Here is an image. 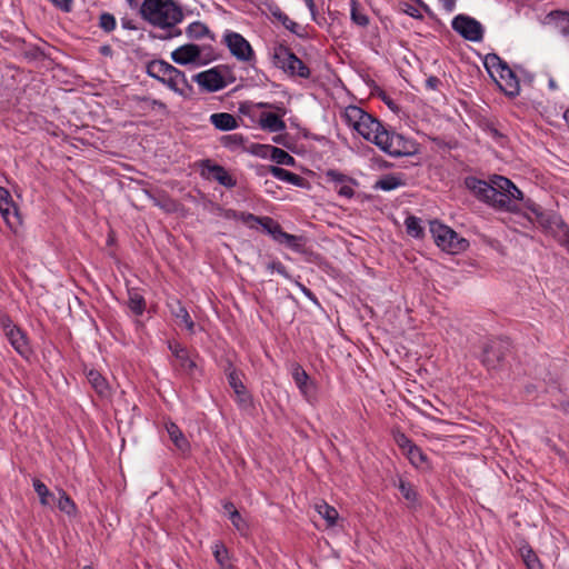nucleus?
<instances>
[{"mask_svg":"<svg viewBox=\"0 0 569 569\" xmlns=\"http://www.w3.org/2000/svg\"><path fill=\"white\" fill-rule=\"evenodd\" d=\"M403 455L408 458L410 463L416 468L429 467V459H428L427 455L416 443L410 446V448L407 451H405Z\"/></svg>","mask_w":569,"mask_h":569,"instance_id":"nucleus-31","label":"nucleus"},{"mask_svg":"<svg viewBox=\"0 0 569 569\" xmlns=\"http://www.w3.org/2000/svg\"><path fill=\"white\" fill-rule=\"evenodd\" d=\"M168 348L171 351L174 359L180 357V355H184V352L188 351V349L178 341H169Z\"/></svg>","mask_w":569,"mask_h":569,"instance_id":"nucleus-58","label":"nucleus"},{"mask_svg":"<svg viewBox=\"0 0 569 569\" xmlns=\"http://www.w3.org/2000/svg\"><path fill=\"white\" fill-rule=\"evenodd\" d=\"M298 286L300 288V290L302 291V293L308 298L310 299L311 301H313L315 303H318V300H317V297L316 295L309 289L307 288L306 286H303L302 283H299L298 282Z\"/></svg>","mask_w":569,"mask_h":569,"instance_id":"nucleus-64","label":"nucleus"},{"mask_svg":"<svg viewBox=\"0 0 569 569\" xmlns=\"http://www.w3.org/2000/svg\"><path fill=\"white\" fill-rule=\"evenodd\" d=\"M406 182L401 178V176L396 174H386L382 178H380L373 186V189L376 190H383V191H391L399 187L405 186Z\"/></svg>","mask_w":569,"mask_h":569,"instance_id":"nucleus-33","label":"nucleus"},{"mask_svg":"<svg viewBox=\"0 0 569 569\" xmlns=\"http://www.w3.org/2000/svg\"><path fill=\"white\" fill-rule=\"evenodd\" d=\"M166 430L169 435L170 440L182 455H186L190 451V442L177 423L172 421L167 422Z\"/></svg>","mask_w":569,"mask_h":569,"instance_id":"nucleus-24","label":"nucleus"},{"mask_svg":"<svg viewBox=\"0 0 569 569\" xmlns=\"http://www.w3.org/2000/svg\"><path fill=\"white\" fill-rule=\"evenodd\" d=\"M272 62L289 77L308 79L311 76L310 68L283 43L273 47Z\"/></svg>","mask_w":569,"mask_h":569,"instance_id":"nucleus-7","label":"nucleus"},{"mask_svg":"<svg viewBox=\"0 0 569 569\" xmlns=\"http://www.w3.org/2000/svg\"><path fill=\"white\" fill-rule=\"evenodd\" d=\"M222 369L227 378L241 371L233 365V362L229 358H227L223 361Z\"/></svg>","mask_w":569,"mask_h":569,"instance_id":"nucleus-59","label":"nucleus"},{"mask_svg":"<svg viewBox=\"0 0 569 569\" xmlns=\"http://www.w3.org/2000/svg\"><path fill=\"white\" fill-rule=\"evenodd\" d=\"M59 500H58V508L60 511L67 513L68 516L74 515L77 511L76 503L70 498V496L64 491H59Z\"/></svg>","mask_w":569,"mask_h":569,"instance_id":"nucleus-44","label":"nucleus"},{"mask_svg":"<svg viewBox=\"0 0 569 569\" xmlns=\"http://www.w3.org/2000/svg\"><path fill=\"white\" fill-rule=\"evenodd\" d=\"M0 212L8 223L10 214L13 213L17 216L18 213V208L14 204L10 192L3 187H0Z\"/></svg>","mask_w":569,"mask_h":569,"instance_id":"nucleus-30","label":"nucleus"},{"mask_svg":"<svg viewBox=\"0 0 569 569\" xmlns=\"http://www.w3.org/2000/svg\"><path fill=\"white\" fill-rule=\"evenodd\" d=\"M319 515L328 522L329 526L336 525L339 513L337 509L329 506L327 502H322L317 506Z\"/></svg>","mask_w":569,"mask_h":569,"instance_id":"nucleus-42","label":"nucleus"},{"mask_svg":"<svg viewBox=\"0 0 569 569\" xmlns=\"http://www.w3.org/2000/svg\"><path fill=\"white\" fill-rule=\"evenodd\" d=\"M353 184L342 183L335 188L336 192L343 198L351 199L355 196Z\"/></svg>","mask_w":569,"mask_h":569,"instance_id":"nucleus-56","label":"nucleus"},{"mask_svg":"<svg viewBox=\"0 0 569 569\" xmlns=\"http://www.w3.org/2000/svg\"><path fill=\"white\" fill-rule=\"evenodd\" d=\"M24 57L30 60H40L47 58V54L39 46L32 44L24 51Z\"/></svg>","mask_w":569,"mask_h":569,"instance_id":"nucleus-53","label":"nucleus"},{"mask_svg":"<svg viewBox=\"0 0 569 569\" xmlns=\"http://www.w3.org/2000/svg\"><path fill=\"white\" fill-rule=\"evenodd\" d=\"M375 138L377 139L376 146L391 157L413 156L418 151V147L415 141L393 131L387 130Z\"/></svg>","mask_w":569,"mask_h":569,"instance_id":"nucleus-9","label":"nucleus"},{"mask_svg":"<svg viewBox=\"0 0 569 569\" xmlns=\"http://www.w3.org/2000/svg\"><path fill=\"white\" fill-rule=\"evenodd\" d=\"M247 138L241 133L226 134L220 138V143L230 151L246 147Z\"/></svg>","mask_w":569,"mask_h":569,"instance_id":"nucleus-37","label":"nucleus"},{"mask_svg":"<svg viewBox=\"0 0 569 569\" xmlns=\"http://www.w3.org/2000/svg\"><path fill=\"white\" fill-rule=\"evenodd\" d=\"M511 352L512 343L509 338H492L483 343L480 362L489 372H497L506 367L507 358Z\"/></svg>","mask_w":569,"mask_h":569,"instance_id":"nucleus-5","label":"nucleus"},{"mask_svg":"<svg viewBox=\"0 0 569 569\" xmlns=\"http://www.w3.org/2000/svg\"><path fill=\"white\" fill-rule=\"evenodd\" d=\"M240 221H242L243 223L248 224L250 228H253V224H251L252 222L254 223H258L259 226H261L262 230L267 233V228H271L272 224H270L269 222H274L276 220L271 217H258L253 213H250V212H243L241 211L240 214H239V219Z\"/></svg>","mask_w":569,"mask_h":569,"instance_id":"nucleus-34","label":"nucleus"},{"mask_svg":"<svg viewBox=\"0 0 569 569\" xmlns=\"http://www.w3.org/2000/svg\"><path fill=\"white\" fill-rule=\"evenodd\" d=\"M192 79L207 92H217L226 88L229 82L234 81V77H231L230 80L227 81L220 71V67H213L199 72L194 74Z\"/></svg>","mask_w":569,"mask_h":569,"instance_id":"nucleus-13","label":"nucleus"},{"mask_svg":"<svg viewBox=\"0 0 569 569\" xmlns=\"http://www.w3.org/2000/svg\"><path fill=\"white\" fill-rule=\"evenodd\" d=\"M229 520L231 521L234 529L241 535L247 536L249 531V525L248 522L242 518L239 511L231 512V516L229 517Z\"/></svg>","mask_w":569,"mask_h":569,"instance_id":"nucleus-49","label":"nucleus"},{"mask_svg":"<svg viewBox=\"0 0 569 569\" xmlns=\"http://www.w3.org/2000/svg\"><path fill=\"white\" fill-rule=\"evenodd\" d=\"M130 101L133 103L134 108L144 116L154 111L161 116L169 114L168 106L161 100L147 96L132 94Z\"/></svg>","mask_w":569,"mask_h":569,"instance_id":"nucleus-18","label":"nucleus"},{"mask_svg":"<svg viewBox=\"0 0 569 569\" xmlns=\"http://www.w3.org/2000/svg\"><path fill=\"white\" fill-rule=\"evenodd\" d=\"M350 19L361 28H367L370 23V18L362 11L358 0H350Z\"/></svg>","mask_w":569,"mask_h":569,"instance_id":"nucleus-35","label":"nucleus"},{"mask_svg":"<svg viewBox=\"0 0 569 569\" xmlns=\"http://www.w3.org/2000/svg\"><path fill=\"white\" fill-rule=\"evenodd\" d=\"M210 122L220 131H230L238 128L236 117L228 112H218L210 116Z\"/></svg>","mask_w":569,"mask_h":569,"instance_id":"nucleus-26","label":"nucleus"},{"mask_svg":"<svg viewBox=\"0 0 569 569\" xmlns=\"http://www.w3.org/2000/svg\"><path fill=\"white\" fill-rule=\"evenodd\" d=\"M233 392L236 395V401L241 409H249L253 407L252 396L247 387H243Z\"/></svg>","mask_w":569,"mask_h":569,"instance_id":"nucleus-47","label":"nucleus"},{"mask_svg":"<svg viewBox=\"0 0 569 569\" xmlns=\"http://www.w3.org/2000/svg\"><path fill=\"white\" fill-rule=\"evenodd\" d=\"M271 14L290 32L301 37L299 33V24L292 21L279 7L271 9Z\"/></svg>","mask_w":569,"mask_h":569,"instance_id":"nucleus-39","label":"nucleus"},{"mask_svg":"<svg viewBox=\"0 0 569 569\" xmlns=\"http://www.w3.org/2000/svg\"><path fill=\"white\" fill-rule=\"evenodd\" d=\"M441 84L442 81L436 76H430L426 80V88L428 90H438Z\"/></svg>","mask_w":569,"mask_h":569,"instance_id":"nucleus-60","label":"nucleus"},{"mask_svg":"<svg viewBox=\"0 0 569 569\" xmlns=\"http://www.w3.org/2000/svg\"><path fill=\"white\" fill-rule=\"evenodd\" d=\"M495 189L493 208L508 212L519 210L518 200H522V192L517 186L503 176L493 174L490 178Z\"/></svg>","mask_w":569,"mask_h":569,"instance_id":"nucleus-6","label":"nucleus"},{"mask_svg":"<svg viewBox=\"0 0 569 569\" xmlns=\"http://www.w3.org/2000/svg\"><path fill=\"white\" fill-rule=\"evenodd\" d=\"M267 268L271 271H277L279 274L287 279H290V274L287 271V268L278 260L269 262Z\"/></svg>","mask_w":569,"mask_h":569,"instance_id":"nucleus-57","label":"nucleus"},{"mask_svg":"<svg viewBox=\"0 0 569 569\" xmlns=\"http://www.w3.org/2000/svg\"><path fill=\"white\" fill-rule=\"evenodd\" d=\"M521 201L529 211L528 218L531 222H537L547 233L558 238L561 246L569 248V227L560 216L545 211L540 204L530 198H522Z\"/></svg>","mask_w":569,"mask_h":569,"instance_id":"nucleus-3","label":"nucleus"},{"mask_svg":"<svg viewBox=\"0 0 569 569\" xmlns=\"http://www.w3.org/2000/svg\"><path fill=\"white\" fill-rule=\"evenodd\" d=\"M429 231L436 244L443 251L455 254L465 251L469 247L468 240L438 220L430 221Z\"/></svg>","mask_w":569,"mask_h":569,"instance_id":"nucleus-8","label":"nucleus"},{"mask_svg":"<svg viewBox=\"0 0 569 569\" xmlns=\"http://www.w3.org/2000/svg\"><path fill=\"white\" fill-rule=\"evenodd\" d=\"M519 553L527 569H543L537 553L533 551L529 543L523 542L519 548Z\"/></svg>","mask_w":569,"mask_h":569,"instance_id":"nucleus-32","label":"nucleus"},{"mask_svg":"<svg viewBox=\"0 0 569 569\" xmlns=\"http://www.w3.org/2000/svg\"><path fill=\"white\" fill-rule=\"evenodd\" d=\"M485 130L497 141L505 138V136L496 128L493 123H487Z\"/></svg>","mask_w":569,"mask_h":569,"instance_id":"nucleus-61","label":"nucleus"},{"mask_svg":"<svg viewBox=\"0 0 569 569\" xmlns=\"http://www.w3.org/2000/svg\"><path fill=\"white\" fill-rule=\"evenodd\" d=\"M33 489L38 493L41 505L48 506L49 505L48 499H49V497L52 496V493L50 492L48 487L39 479H33Z\"/></svg>","mask_w":569,"mask_h":569,"instance_id":"nucleus-51","label":"nucleus"},{"mask_svg":"<svg viewBox=\"0 0 569 569\" xmlns=\"http://www.w3.org/2000/svg\"><path fill=\"white\" fill-rule=\"evenodd\" d=\"M466 188L480 201L493 207L495 189L491 181H485L473 176L465 178Z\"/></svg>","mask_w":569,"mask_h":569,"instance_id":"nucleus-15","label":"nucleus"},{"mask_svg":"<svg viewBox=\"0 0 569 569\" xmlns=\"http://www.w3.org/2000/svg\"><path fill=\"white\" fill-rule=\"evenodd\" d=\"M172 366L177 372L184 375L190 379H196L197 375L199 377L202 376V369L199 368L196 360L190 357L189 350L186 351L184 355H180Z\"/></svg>","mask_w":569,"mask_h":569,"instance_id":"nucleus-22","label":"nucleus"},{"mask_svg":"<svg viewBox=\"0 0 569 569\" xmlns=\"http://www.w3.org/2000/svg\"><path fill=\"white\" fill-rule=\"evenodd\" d=\"M8 327L6 337L8 338L14 350L21 355L27 356L30 352L26 333L16 325L11 319H7Z\"/></svg>","mask_w":569,"mask_h":569,"instance_id":"nucleus-21","label":"nucleus"},{"mask_svg":"<svg viewBox=\"0 0 569 569\" xmlns=\"http://www.w3.org/2000/svg\"><path fill=\"white\" fill-rule=\"evenodd\" d=\"M186 34L190 39L199 40L203 37H210L213 39L209 28L201 21H194L190 23L186 29Z\"/></svg>","mask_w":569,"mask_h":569,"instance_id":"nucleus-38","label":"nucleus"},{"mask_svg":"<svg viewBox=\"0 0 569 569\" xmlns=\"http://www.w3.org/2000/svg\"><path fill=\"white\" fill-rule=\"evenodd\" d=\"M346 123L356 130L363 139L376 144V136L386 132L385 126L373 116L358 106H348L343 112Z\"/></svg>","mask_w":569,"mask_h":569,"instance_id":"nucleus-4","label":"nucleus"},{"mask_svg":"<svg viewBox=\"0 0 569 569\" xmlns=\"http://www.w3.org/2000/svg\"><path fill=\"white\" fill-rule=\"evenodd\" d=\"M272 174L274 178L281 180V181H284V182H288V183H291L296 187H299V188H307L309 187V182L307 179H305L303 177L297 174V173H293L289 170H286L281 167H278V166H261L260 168L257 169V174L258 176H266V174Z\"/></svg>","mask_w":569,"mask_h":569,"instance_id":"nucleus-17","label":"nucleus"},{"mask_svg":"<svg viewBox=\"0 0 569 569\" xmlns=\"http://www.w3.org/2000/svg\"><path fill=\"white\" fill-rule=\"evenodd\" d=\"M497 73L499 74L500 79L505 82L501 83L496 80L500 90H502L505 94L508 97L518 96L520 91L519 80L513 70H511V68L508 66V63H503L502 68L499 69Z\"/></svg>","mask_w":569,"mask_h":569,"instance_id":"nucleus-20","label":"nucleus"},{"mask_svg":"<svg viewBox=\"0 0 569 569\" xmlns=\"http://www.w3.org/2000/svg\"><path fill=\"white\" fill-rule=\"evenodd\" d=\"M405 226L407 233L413 238H422L423 228L421 227V221L419 218L415 216H409L405 220Z\"/></svg>","mask_w":569,"mask_h":569,"instance_id":"nucleus-43","label":"nucleus"},{"mask_svg":"<svg viewBox=\"0 0 569 569\" xmlns=\"http://www.w3.org/2000/svg\"><path fill=\"white\" fill-rule=\"evenodd\" d=\"M200 168L202 170V176H204V171H207V178H212L219 184L228 189H232L237 186V180L228 172V170L223 166L214 163L210 159L201 160Z\"/></svg>","mask_w":569,"mask_h":569,"instance_id":"nucleus-14","label":"nucleus"},{"mask_svg":"<svg viewBox=\"0 0 569 569\" xmlns=\"http://www.w3.org/2000/svg\"><path fill=\"white\" fill-rule=\"evenodd\" d=\"M400 10L413 19H417V20L423 19V16L421 14V12L415 6H412L408 2L400 3Z\"/></svg>","mask_w":569,"mask_h":569,"instance_id":"nucleus-54","label":"nucleus"},{"mask_svg":"<svg viewBox=\"0 0 569 569\" xmlns=\"http://www.w3.org/2000/svg\"><path fill=\"white\" fill-rule=\"evenodd\" d=\"M212 555L220 569H234L229 549L222 541L214 542Z\"/></svg>","mask_w":569,"mask_h":569,"instance_id":"nucleus-28","label":"nucleus"},{"mask_svg":"<svg viewBox=\"0 0 569 569\" xmlns=\"http://www.w3.org/2000/svg\"><path fill=\"white\" fill-rule=\"evenodd\" d=\"M139 13L143 20L161 29L173 28L183 20L182 8L174 0H144Z\"/></svg>","mask_w":569,"mask_h":569,"instance_id":"nucleus-1","label":"nucleus"},{"mask_svg":"<svg viewBox=\"0 0 569 569\" xmlns=\"http://www.w3.org/2000/svg\"><path fill=\"white\" fill-rule=\"evenodd\" d=\"M270 158L272 161L281 166L293 167L296 164V159L278 147L271 149Z\"/></svg>","mask_w":569,"mask_h":569,"instance_id":"nucleus-41","label":"nucleus"},{"mask_svg":"<svg viewBox=\"0 0 569 569\" xmlns=\"http://www.w3.org/2000/svg\"><path fill=\"white\" fill-rule=\"evenodd\" d=\"M146 73L179 96L188 97V92L192 91L186 73L162 59L147 62Z\"/></svg>","mask_w":569,"mask_h":569,"instance_id":"nucleus-2","label":"nucleus"},{"mask_svg":"<svg viewBox=\"0 0 569 569\" xmlns=\"http://www.w3.org/2000/svg\"><path fill=\"white\" fill-rule=\"evenodd\" d=\"M224 42L230 53L239 61L249 62L254 58V52L249 41L240 33L227 31Z\"/></svg>","mask_w":569,"mask_h":569,"instance_id":"nucleus-11","label":"nucleus"},{"mask_svg":"<svg viewBox=\"0 0 569 569\" xmlns=\"http://www.w3.org/2000/svg\"><path fill=\"white\" fill-rule=\"evenodd\" d=\"M452 29L465 40L479 42L483 39V27L475 18L467 14H458L451 21Z\"/></svg>","mask_w":569,"mask_h":569,"instance_id":"nucleus-10","label":"nucleus"},{"mask_svg":"<svg viewBox=\"0 0 569 569\" xmlns=\"http://www.w3.org/2000/svg\"><path fill=\"white\" fill-rule=\"evenodd\" d=\"M303 1L311 13L312 20L316 21L318 24H321V22L318 21V19H317V8H316L315 0H303Z\"/></svg>","mask_w":569,"mask_h":569,"instance_id":"nucleus-63","label":"nucleus"},{"mask_svg":"<svg viewBox=\"0 0 569 569\" xmlns=\"http://www.w3.org/2000/svg\"><path fill=\"white\" fill-rule=\"evenodd\" d=\"M87 379L90 382V385L92 386V388L96 390L97 393H99L100 396L107 395L108 389H109L108 382L99 371L93 370V369L90 370L87 373Z\"/></svg>","mask_w":569,"mask_h":569,"instance_id":"nucleus-36","label":"nucleus"},{"mask_svg":"<svg viewBox=\"0 0 569 569\" xmlns=\"http://www.w3.org/2000/svg\"><path fill=\"white\" fill-rule=\"evenodd\" d=\"M326 177L328 181L335 183V188L342 183L358 184L356 179L333 169L328 170Z\"/></svg>","mask_w":569,"mask_h":569,"instance_id":"nucleus-45","label":"nucleus"},{"mask_svg":"<svg viewBox=\"0 0 569 569\" xmlns=\"http://www.w3.org/2000/svg\"><path fill=\"white\" fill-rule=\"evenodd\" d=\"M483 63L490 76L495 78L493 70L498 72V70L502 68L503 63L507 62L502 60L497 53H488Z\"/></svg>","mask_w":569,"mask_h":569,"instance_id":"nucleus-46","label":"nucleus"},{"mask_svg":"<svg viewBox=\"0 0 569 569\" xmlns=\"http://www.w3.org/2000/svg\"><path fill=\"white\" fill-rule=\"evenodd\" d=\"M99 27L107 33L113 31L117 27L114 16L109 12H102L99 17Z\"/></svg>","mask_w":569,"mask_h":569,"instance_id":"nucleus-50","label":"nucleus"},{"mask_svg":"<svg viewBox=\"0 0 569 569\" xmlns=\"http://www.w3.org/2000/svg\"><path fill=\"white\" fill-rule=\"evenodd\" d=\"M545 24L551 26L562 34L569 33V11L568 10H553L545 18Z\"/></svg>","mask_w":569,"mask_h":569,"instance_id":"nucleus-23","label":"nucleus"},{"mask_svg":"<svg viewBox=\"0 0 569 569\" xmlns=\"http://www.w3.org/2000/svg\"><path fill=\"white\" fill-rule=\"evenodd\" d=\"M392 437H393L395 442L402 450L403 453H405V451H407L410 448V446H412L415 443L409 437H407L400 430H393Z\"/></svg>","mask_w":569,"mask_h":569,"instance_id":"nucleus-52","label":"nucleus"},{"mask_svg":"<svg viewBox=\"0 0 569 569\" xmlns=\"http://www.w3.org/2000/svg\"><path fill=\"white\" fill-rule=\"evenodd\" d=\"M292 379L295 383L297 385L300 392L303 395V397L309 401H313L317 398V385L316 382L309 377L307 371L300 366L299 363L292 365Z\"/></svg>","mask_w":569,"mask_h":569,"instance_id":"nucleus-16","label":"nucleus"},{"mask_svg":"<svg viewBox=\"0 0 569 569\" xmlns=\"http://www.w3.org/2000/svg\"><path fill=\"white\" fill-rule=\"evenodd\" d=\"M243 376H244V375H243V372H242V371H240V372H238V373H236V375L230 376L229 378H227L228 383H229L230 388H231L233 391L239 390V389H241V388L246 387V386H244V383H243V381H242Z\"/></svg>","mask_w":569,"mask_h":569,"instance_id":"nucleus-55","label":"nucleus"},{"mask_svg":"<svg viewBox=\"0 0 569 569\" xmlns=\"http://www.w3.org/2000/svg\"><path fill=\"white\" fill-rule=\"evenodd\" d=\"M273 148L274 147L270 144L250 143L249 147H243V151L260 158H267L270 157L271 149Z\"/></svg>","mask_w":569,"mask_h":569,"instance_id":"nucleus-48","label":"nucleus"},{"mask_svg":"<svg viewBox=\"0 0 569 569\" xmlns=\"http://www.w3.org/2000/svg\"><path fill=\"white\" fill-rule=\"evenodd\" d=\"M200 57L201 49L194 43H186L171 52L172 61L180 66L197 63Z\"/></svg>","mask_w":569,"mask_h":569,"instance_id":"nucleus-19","label":"nucleus"},{"mask_svg":"<svg viewBox=\"0 0 569 569\" xmlns=\"http://www.w3.org/2000/svg\"><path fill=\"white\" fill-rule=\"evenodd\" d=\"M380 98L389 107L390 110L398 111L399 108L397 103L386 92L382 91Z\"/></svg>","mask_w":569,"mask_h":569,"instance_id":"nucleus-62","label":"nucleus"},{"mask_svg":"<svg viewBox=\"0 0 569 569\" xmlns=\"http://www.w3.org/2000/svg\"><path fill=\"white\" fill-rule=\"evenodd\" d=\"M171 315L177 319V321L181 325H184L186 329L190 333H194V322L191 319L187 308L181 303L180 300H173L168 303Z\"/></svg>","mask_w":569,"mask_h":569,"instance_id":"nucleus-25","label":"nucleus"},{"mask_svg":"<svg viewBox=\"0 0 569 569\" xmlns=\"http://www.w3.org/2000/svg\"><path fill=\"white\" fill-rule=\"evenodd\" d=\"M259 126L263 130H268L269 132H280L286 130V122L280 119L277 113L272 112H263L259 119Z\"/></svg>","mask_w":569,"mask_h":569,"instance_id":"nucleus-27","label":"nucleus"},{"mask_svg":"<svg viewBox=\"0 0 569 569\" xmlns=\"http://www.w3.org/2000/svg\"><path fill=\"white\" fill-rule=\"evenodd\" d=\"M269 223L272 224V227L267 228V233L269 236H271V238L276 242H278L280 244H286L288 248H290L291 250H293L298 253H307L305 237L290 234V233L286 232L278 221H274V222L270 221Z\"/></svg>","mask_w":569,"mask_h":569,"instance_id":"nucleus-12","label":"nucleus"},{"mask_svg":"<svg viewBox=\"0 0 569 569\" xmlns=\"http://www.w3.org/2000/svg\"><path fill=\"white\" fill-rule=\"evenodd\" d=\"M398 489L401 492L402 497L408 501V507L416 509L420 506L419 503V493L417 492L415 486L402 479L399 478Z\"/></svg>","mask_w":569,"mask_h":569,"instance_id":"nucleus-29","label":"nucleus"},{"mask_svg":"<svg viewBox=\"0 0 569 569\" xmlns=\"http://www.w3.org/2000/svg\"><path fill=\"white\" fill-rule=\"evenodd\" d=\"M128 307L136 316H141L146 310V300L143 296L134 290H129Z\"/></svg>","mask_w":569,"mask_h":569,"instance_id":"nucleus-40","label":"nucleus"}]
</instances>
